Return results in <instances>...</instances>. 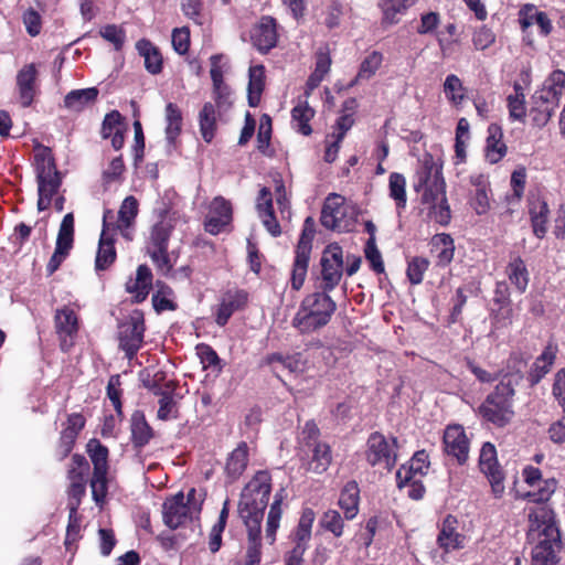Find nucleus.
Segmentation results:
<instances>
[{"label": "nucleus", "instance_id": "1", "mask_svg": "<svg viewBox=\"0 0 565 565\" xmlns=\"http://www.w3.org/2000/svg\"><path fill=\"white\" fill-rule=\"evenodd\" d=\"M525 364L521 353L510 354L507 367L511 371L502 375L499 383L478 407V414L486 422L499 428L505 427L512 422L515 415L513 409L515 387L523 379Z\"/></svg>", "mask_w": 565, "mask_h": 565}, {"label": "nucleus", "instance_id": "2", "mask_svg": "<svg viewBox=\"0 0 565 565\" xmlns=\"http://www.w3.org/2000/svg\"><path fill=\"white\" fill-rule=\"evenodd\" d=\"M529 536L537 537L539 542L532 551L536 565H555L561 548V532L556 525L555 514L547 505H536L529 512Z\"/></svg>", "mask_w": 565, "mask_h": 565}, {"label": "nucleus", "instance_id": "3", "mask_svg": "<svg viewBox=\"0 0 565 565\" xmlns=\"http://www.w3.org/2000/svg\"><path fill=\"white\" fill-rule=\"evenodd\" d=\"M271 492V475L257 471L243 489L238 502V514L244 525H262L264 512Z\"/></svg>", "mask_w": 565, "mask_h": 565}, {"label": "nucleus", "instance_id": "4", "mask_svg": "<svg viewBox=\"0 0 565 565\" xmlns=\"http://www.w3.org/2000/svg\"><path fill=\"white\" fill-rule=\"evenodd\" d=\"M329 292L321 289V291L307 295L292 319V327L306 334L327 326L337 310V303L328 295Z\"/></svg>", "mask_w": 565, "mask_h": 565}, {"label": "nucleus", "instance_id": "5", "mask_svg": "<svg viewBox=\"0 0 565 565\" xmlns=\"http://www.w3.org/2000/svg\"><path fill=\"white\" fill-rule=\"evenodd\" d=\"M34 170L38 183V210L46 211L54 195L62 185V175L57 170L55 158L50 147L36 143L34 146Z\"/></svg>", "mask_w": 565, "mask_h": 565}, {"label": "nucleus", "instance_id": "6", "mask_svg": "<svg viewBox=\"0 0 565 565\" xmlns=\"http://www.w3.org/2000/svg\"><path fill=\"white\" fill-rule=\"evenodd\" d=\"M300 460L307 471L323 473L332 462V450L320 440V429L313 419L307 420L299 434Z\"/></svg>", "mask_w": 565, "mask_h": 565}, {"label": "nucleus", "instance_id": "7", "mask_svg": "<svg viewBox=\"0 0 565 565\" xmlns=\"http://www.w3.org/2000/svg\"><path fill=\"white\" fill-rule=\"evenodd\" d=\"M316 234V222L312 216L306 217L302 231L295 249V258L291 268L290 285L292 290H300L305 284L312 249V241Z\"/></svg>", "mask_w": 565, "mask_h": 565}, {"label": "nucleus", "instance_id": "8", "mask_svg": "<svg viewBox=\"0 0 565 565\" xmlns=\"http://www.w3.org/2000/svg\"><path fill=\"white\" fill-rule=\"evenodd\" d=\"M397 450L396 437L387 439L382 433L373 431L366 440L365 460L372 467H382L391 471L397 462Z\"/></svg>", "mask_w": 565, "mask_h": 565}, {"label": "nucleus", "instance_id": "9", "mask_svg": "<svg viewBox=\"0 0 565 565\" xmlns=\"http://www.w3.org/2000/svg\"><path fill=\"white\" fill-rule=\"evenodd\" d=\"M146 331L145 315L140 309L132 310L118 326L119 349L128 360H132L143 344Z\"/></svg>", "mask_w": 565, "mask_h": 565}, {"label": "nucleus", "instance_id": "10", "mask_svg": "<svg viewBox=\"0 0 565 565\" xmlns=\"http://www.w3.org/2000/svg\"><path fill=\"white\" fill-rule=\"evenodd\" d=\"M316 512L305 507L301 510L297 526L290 534L292 548L285 554V565H305L303 555L309 547Z\"/></svg>", "mask_w": 565, "mask_h": 565}, {"label": "nucleus", "instance_id": "11", "mask_svg": "<svg viewBox=\"0 0 565 565\" xmlns=\"http://www.w3.org/2000/svg\"><path fill=\"white\" fill-rule=\"evenodd\" d=\"M414 190L422 193L420 201L425 205H431L446 198V182L440 168L434 163H425L416 172Z\"/></svg>", "mask_w": 565, "mask_h": 565}, {"label": "nucleus", "instance_id": "12", "mask_svg": "<svg viewBox=\"0 0 565 565\" xmlns=\"http://www.w3.org/2000/svg\"><path fill=\"white\" fill-rule=\"evenodd\" d=\"M321 289L332 291L343 275V250L338 243L329 244L322 252L321 259Z\"/></svg>", "mask_w": 565, "mask_h": 565}, {"label": "nucleus", "instance_id": "13", "mask_svg": "<svg viewBox=\"0 0 565 565\" xmlns=\"http://www.w3.org/2000/svg\"><path fill=\"white\" fill-rule=\"evenodd\" d=\"M248 301L249 294L245 289L234 287L225 290L222 292L214 311L215 323L218 327H225L235 312L246 309Z\"/></svg>", "mask_w": 565, "mask_h": 565}, {"label": "nucleus", "instance_id": "14", "mask_svg": "<svg viewBox=\"0 0 565 565\" xmlns=\"http://www.w3.org/2000/svg\"><path fill=\"white\" fill-rule=\"evenodd\" d=\"M479 467L490 482L494 497L500 498L504 492V473L498 462L497 449L493 444L488 441L482 445Z\"/></svg>", "mask_w": 565, "mask_h": 565}, {"label": "nucleus", "instance_id": "15", "mask_svg": "<svg viewBox=\"0 0 565 565\" xmlns=\"http://www.w3.org/2000/svg\"><path fill=\"white\" fill-rule=\"evenodd\" d=\"M195 514L185 504V497L182 491L166 498L162 503V521L170 530L185 526L193 520Z\"/></svg>", "mask_w": 565, "mask_h": 565}, {"label": "nucleus", "instance_id": "16", "mask_svg": "<svg viewBox=\"0 0 565 565\" xmlns=\"http://www.w3.org/2000/svg\"><path fill=\"white\" fill-rule=\"evenodd\" d=\"M522 477L529 487L537 489V491H527L523 494V498L530 502L539 503V505H546L545 503L556 489V480L554 478L543 479L541 470L533 466H525Z\"/></svg>", "mask_w": 565, "mask_h": 565}, {"label": "nucleus", "instance_id": "17", "mask_svg": "<svg viewBox=\"0 0 565 565\" xmlns=\"http://www.w3.org/2000/svg\"><path fill=\"white\" fill-rule=\"evenodd\" d=\"M113 218H115L114 211L105 210L103 215V231L99 237L97 254L95 258L96 271L107 270L117 258L115 237L114 234H110L109 220Z\"/></svg>", "mask_w": 565, "mask_h": 565}, {"label": "nucleus", "instance_id": "18", "mask_svg": "<svg viewBox=\"0 0 565 565\" xmlns=\"http://www.w3.org/2000/svg\"><path fill=\"white\" fill-rule=\"evenodd\" d=\"M85 424L86 418L82 413H72L67 415L64 427L60 433L58 443L54 452L57 461H63L70 456L78 435L85 427Z\"/></svg>", "mask_w": 565, "mask_h": 565}, {"label": "nucleus", "instance_id": "19", "mask_svg": "<svg viewBox=\"0 0 565 565\" xmlns=\"http://www.w3.org/2000/svg\"><path fill=\"white\" fill-rule=\"evenodd\" d=\"M444 451L459 465L466 463L469 456V439L461 425H449L443 436Z\"/></svg>", "mask_w": 565, "mask_h": 565}, {"label": "nucleus", "instance_id": "20", "mask_svg": "<svg viewBox=\"0 0 565 565\" xmlns=\"http://www.w3.org/2000/svg\"><path fill=\"white\" fill-rule=\"evenodd\" d=\"M252 43L262 54L268 53L277 45V21L270 15H263L250 34Z\"/></svg>", "mask_w": 565, "mask_h": 565}, {"label": "nucleus", "instance_id": "21", "mask_svg": "<svg viewBox=\"0 0 565 565\" xmlns=\"http://www.w3.org/2000/svg\"><path fill=\"white\" fill-rule=\"evenodd\" d=\"M557 106L558 102L555 93L548 90L535 92L532 96V107L529 114L532 125L537 128L544 127Z\"/></svg>", "mask_w": 565, "mask_h": 565}, {"label": "nucleus", "instance_id": "22", "mask_svg": "<svg viewBox=\"0 0 565 565\" xmlns=\"http://www.w3.org/2000/svg\"><path fill=\"white\" fill-rule=\"evenodd\" d=\"M130 443L132 449L140 454L156 437V431L148 423L142 411L136 409L129 420Z\"/></svg>", "mask_w": 565, "mask_h": 565}, {"label": "nucleus", "instance_id": "23", "mask_svg": "<svg viewBox=\"0 0 565 565\" xmlns=\"http://www.w3.org/2000/svg\"><path fill=\"white\" fill-rule=\"evenodd\" d=\"M233 218V207L228 200L218 195L213 199L210 205V214L205 222V230L216 235L227 226Z\"/></svg>", "mask_w": 565, "mask_h": 565}, {"label": "nucleus", "instance_id": "24", "mask_svg": "<svg viewBox=\"0 0 565 565\" xmlns=\"http://www.w3.org/2000/svg\"><path fill=\"white\" fill-rule=\"evenodd\" d=\"M54 322L61 340L60 347L66 352L73 345L72 341L67 342V338L72 340L78 332V318L72 308L64 306L56 310Z\"/></svg>", "mask_w": 565, "mask_h": 565}, {"label": "nucleus", "instance_id": "25", "mask_svg": "<svg viewBox=\"0 0 565 565\" xmlns=\"http://www.w3.org/2000/svg\"><path fill=\"white\" fill-rule=\"evenodd\" d=\"M458 524L455 515L447 514L439 527L437 544L446 553L465 547L466 536L458 532Z\"/></svg>", "mask_w": 565, "mask_h": 565}, {"label": "nucleus", "instance_id": "26", "mask_svg": "<svg viewBox=\"0 0 565 565\" xmlns=\"http://www.w3.org/2000/svg\"><path fill=\"white\" fill-rule=\"evenodd\" d=\"M527 209L533 234L539 239L545 237L550 217V207L546 200L536 194H530L527 198Z\"/></svg>", "mask_w": 565, "mask_h": 565}, {"label": "nucleus", "instance_id": "27", "mask_svg": "<svg viewBox=\"0 0 565 565\" xmlns=\"http://www.w3.org/2000/svg\"><path fill=\"white\" fill-rule=\"evenodd\" d=\"M558 353V345L548 342L542 353L535 359L527 372V382L531 386L537 385L548 374L555 363Z\"/></svg>", "mask_w": 565, "mask_h": 565}, {"label": "nucleus", "instance_id": "28", "mask_svg": "<svg viewBox=\"0 0 565 565\" xmlns=\"http://www.w3.org/2000/svg\"><path fill=\"white\" fill-rule=\"evenodd\" d=\"M38 71L33 63L24 65L17 75L19 99L22 107L26 108L34 102L38 93Z\"/></svg>", "mask_w": 565, "mask_h": 565}, {"label": "nucleus", "instance_id": "29", "mask_svg": "<svg viewBox=\"0 0 565 565\" xmlns=\"http://www.w3.org/2000/svg\"><path fill=\"white\" fill-rule=\"evenodd\" d=\"M138 212V200L134 195L125 198L118 211L117 222H114V218L109 220L110 231L115 232L119 230L126 239H132L129 228L134 225Z\"/></svg>", "mask_w": 565, "mask_h": 565}, {"label": "nucleus", "instance_id": "30", "mask_svg": "<svg viewBox=\"0 0 565 565\" xmlns=\"http://www.w3.org/2000/svg\"><path fill=\"white\" fill-rule=\"evenodd\" d=\"M249 461V447L246 441H241L233 449L225 462L224 472L230 482H235L244 473Z\"/></svg>", "mask_w": 565, "mask_h": 565}, {"label": "nucleus", "instance_id": "31", "mask_svg": "<svg viewBox=\"0 0 565 565\" xmlns=\"http://www.w3.org/2000/svg\"><path fill=\"white\" fill-rule=\"evenodd\" d=\"M177 384L173 381H169L164 384V388L154 391V395L160 396L158 404L159 408L157 412V418L162 422L178 419L180 417L179 406L173 397V391Z\"/></svg>", "mask_w": 565, "mask_h": 565}, {"label": "nucleus", "instance_id": "32", "mask_svg": "<svg viewBox=\"0 0 565 565\" xmlns=\"http://www.w3.org/2000/svg\"><path fill=\"white\" fill-rule=\"evenodd\" d=\"M152 273L151 269L142 264L139 265L136 273V279H129L126 282V291L132 294V301L140 303L145 301L152 287Z\"/></svg>", "mask_w": 565, "mask_h": 565}, {"label": "nucleus", "instance_id": "33", "mask_svg": "<svg viewBox=\"0 0 565 565\" xmlns=\"http://www.w3.org/2000/svg\"><path fill=\"white\" fill-rule=\"evenodd\" d=\"M429 468V456L425 450L416 451L408 465H402L396 471V484L402 486L413 477H423Z\"/></svg>", "mask_w": 565, "mask_h": 565}, {"label": "nucleus", "instance_id": "34", "mask_svg": "<svg viewBox=\"0 0 565 565\" xmlns=\"http://www.w3.org/2000/svg\"><path fill=\"white\" fill-rule=\"evenodd\" d=\"M430 253L437 259V266L447 267L455 256V241L450 234H435L429 242Z\"/></svg>", "mask_w": 565, "mask_h": 565}, {"label": "nucleus", "instance_id": "35", "mask_svg": "<svg viewBox=\"0 0 565 565\" xmlns=\"http://www.w3.org/2000/svg\"><path fill=\"white\" fill-rule=\"evenodd\" d=\"M136 50L143 57L145 68L151 75H158L163 70V56L160 49L148 39H140Z\"/></svg>", "mask_w": 565, "mask_h": 565}, {"label": "nucleus", "instance_id": "36", "mask_svg": "<svg viewBox=\"0 0 565 565\" xmlns=\"http://www.w3.org/2000/svg\"><path fill=\"white\" fill-rule=\"evenodd\" d=\"M510 282L515 287L520 294H524L530 282V273L524 259L514 255L510 257L509 263L504 270Z\"/></svg>", "mask_w": 565, "mask_h": 565}, {"label": "nucleus", "instance_id": "37", "mask_svg": "<svg viewBox=\"0 0 565 565\" xmlns=\"http://www.w3.org/2000/svg\"><path fill=\"white\" fill-rule=\"evenodd\" d=\"M345 520H353L359 513L360 488L355 480L348 481L342 488L338 501Z\"/></svg>", "mask_w": 565, "mask_h": 565}, {"label": "nucleus", "instance_id": "38", "mask_svg": "<svg viewBox=\"0 0 565 565\" xmlns=\"http://www.w3.org/2000/svg\"><path fill=\"white\" fill-rule=\"evenodd\" d=\"M508 148L503 142V130L499 124L492 122L488 126L486 140L487 158L491 163H497L507 154Z\"/></svg>", "mask_w": 565, "mask_h": 565}, {"label": "nucleus", "instance_id": "39", "mask_svg": "<svg viewBox=\"0 0 565 565\" xmlns=\"http://www.w3.org/2000/svg\"><path fill=\"white\" fill-rule=\"evenodd\" d=\"M519 14L522 31H526L536 23L542 35L547 36L552 32V22L546 12L537 11L533 6H525Z\"/></svg>", "mask_w": 565, "mask_h": 565}, {"label": "nucleus", "instance_id": "40", "mask_svg": "<svg viewBox=\"0 0 565 565\" xmlns=\"http://www.w3.org/2000/svg\"><path fill=\"white\" fill-rule=\"evenodd\" d=\"M247 541L243 559L252 565H260L263 557L262 525H245Z\"/></svg>", "mask_w": 565, "mask_h": 565}, {"label": "nucleus", "instance_id": "41", "mask_svg": "<svg viewBox=\"0 0 565 565\" xmlns=\"http://www.w3.org/2000/svg\"><path fill=\"white\" fill-rule=\"evenodd\" d=\"M96 87L73 89L64 97V107L71 111L79 113L87 106L93 105L98 97Z\"/></svg>", "mask_w": 565, "mask_h": 565}, {"label": "nucleus", "instance_id": "42", "mask_svg": "<svg viewBox=\"0 0 565 565\" xmlns=\"http://www.w3.org/2000/svg\"><path fill=\"white\" fill-rule=\"evenodd\" d=\"M315 114V109L309 106L307 100H300L291 109V125L294 129L302 136H310L312 134L310 121Z\"/></svg>", "mask_w": 565, "mask_h": 565}, {"label": "nucleus", "instance_id": "43", "mask_svg": "<svg viewBox=\"0 0 565 565\" xmlns=\"http://www.w3.org/2000/svg\"><path fill=\"white\" fill-rule=\"evenodd\" d=\"M217 110L214 104L207 102L199 113V126L203 140L211 143L217 130Z\"/></svg>", "mask_w": 565, "mask_h": 565}, {"label": "nucleus", "instance_id": "44", "mask_svg": "<svg viewBox=\"0 0 565 565\" xmlns=\"http://www.w3.org/2000/svg\"><path fill=\"white\" fill-rule=\"evenodd\" d=\"M248 75V105L250 107H257L265 89V66L262 64L250 66Z\"/></svg>", "mask_w": 565, "mask_h": 565}, {"label": "nucleus", "instance_id": "45", "mask_svg": "<svg viewBox=\"0 0 565 565\" xmlns=\"http://www.w3.org/2000/svg\"><path fill=\"white\" fill-rule=\"evenodd\" d=\"M166 138L169 143L174 145L182 131V111L174 103H168L166 106Z\"/></svg>", "mask_w": 565, "mask_h": 565}, {"label": "nucleus", "instance_id": "46", "mask_svg": "<svg viewBox=\"0 0 565 565\" xmlns=\"http://www.w3.org/2000/svg\"><path fill=\"white\" fill-rule=\"evenodd\" d=\"M172 231V224L166 221L163 217L159 222L153 224V226L150 230L148 249L168 248Z\"/></svg>", "mask_w": 565, "mask_h": 565}, {"label": "nucleus", "instance_id": "47", "mask_svg": "<svg viewBox=\"0 0 565 565\" xmlns=\"http://www.w3.org/2000/svg\"><path fill=\"white\" fill-rule=\"evenodd\" d=\"M87 454L90 458V461L93 463V471H108L109 465H108V456L109 450L108 448L100 443L97 438H92L88 440L86 445Z\"/></svg>", "mask_w": 565, "mask_h": 565}, {"label": "nucleus", "instance_id": "48", "mask_svg": "<svg viewBox=\"0 0 565 565\" xmlns=\"http://www.w3.org/2000/svg\"><path fill=\"white\" fill-rule=\"evenodd\" d=\"M282 491L277 492L274 497V502L270 504L269 512L266 522V539L269 544H274L276 541V533L279 529L281 515H282Z\"/></svg>", "mask_w": 565, "mask_h": 565}, {"label": "nucleus", "instance_id": "49", "mask_svg": "<svg viewBox=\"0 0 565 565\" xmlns=\"http://www.w3.org/2000/svg\"><path fill=\"white\" fill-rule=\"evenodd\" d=\"M331 63L332 61L329 52H324L321 50L317 52L315 70L309 75L306 83L308 90H313L321 84L324 76L330 71Z\"/></svg>", "mask_w": 565, "mask_h": 565}, {"label": "nucleus", "instance_id": "50", "mask_svg": "<svg viewBox=\"0 0 565 565\" xmlns=\"http://www.w3.org/2000/svg\"><path fill=\"white\" fill-rule=\"evenodd\" d=\"M390 198L398 210H404L407 203L406 179L399 172H392L388 178Z\"/></svg>", "mask_w": 565, "mask_h": 565}, {"label": "nucleus", "instance_id": "51", "mask_svg": "<svg viewBox=\"0 0 565 565\" xmlns=\"http://www.w3.org/2000/svg\"><path fill=\"white\" fill-rule=\"evenodd\" d=\"M379 8L382 11L383 25H393L399 22L398 14L408 8L402 0H380Z\"/></svg>", "mask_w": 565, "mask_h": 565}, {"label": "nucleus", "instance_id": "52", "mask_svg": "<svg viewBox=\"0 0 565 565\" xmlns=\"http://www.w3.org/2000/svg\"><path fill=\"white\" fill-rule=\"evenodd\" d=\"M526 168L524 166H519L513 170L510 178V185L512 193L507 195V201L509 203L519 204L524 195V190L526 185Z\"/></svg>", "mask_w": 565, "mask_h": 565}, {"label": "nucleus", "instance_id": "53", "mask_svg": "<svg viewBox=\"0 0 565 565\" xmlns=\"http://www.w3.org/2000/svg\"><path fill=\"white\" fill-rule=\"evenodd\" d=\"M157 291L152 295L151 301L153 309L160 313L166 310H175L177 303L169 299V297L173 294L171 287H169L166 282L158 280Z\"/></svg>", "mask_w": 565, "mask_h": 565}, {"label": "nucleus", "instance_id": "54", "mask_svg": "<svg viewBox=\"0 0 565 565\" xmlns=\"http://www.w3.org/2000/svg\"><path fill=\"white\" fill-rule=\"evenodd\" d=\"M466 88L461 79L455 75L449 74L444 82V93L447 99L454 105L459 106L463 102Z\"/></svg>", "mask_w": 565, "mask_h": 565}, {"label": "nucleus", "instance_id": "55", "mask_svg": "<svg viewBox=\"0 0 565 565\" xmlns=\"http://www.w3.org/2000/svg\"><path fill=\"white\" fill-rule=\"evenodd\" d=\"M108 471H93V476L90 478V489L93 500L97 505H103L105 503L107 493H108Z\"/></svg>", "mask_w": 565, "mask_h": 565}, {"label": "nucleus", "instance_id": "56", "mask_svg": "<svg viewBox=\"0 0 565 565\" xmlns=\"http://www.w3.org/2000/svg\"><path fill=\"white\" fill-rule=\"evenodd\" d=\"M89 472L87 459L79 454H74L71 465L67 469V479L70 482H87L86 477Z\"/></svg>", "mask_w": 565, "mask_h": 565}, {"label": "nucleus", "instance_id": "57", "mask_svg": "<svg viewBox=\"0 0 565 565\" xmlns=\"http://www.w3.org/2000/svg\"><path fill=\"white\" fill-rule=\"evenodd\" d=\"M430 265L429 259L422 256H415L407 263L406 276L412 285H419L423 282L424 275Z\"/></svg>", "mask_w": 565, "mask_h": 565}, {"label": "nucleus", "instance_id": "58", "mask_svg": "<svg viewBox=\"0 0 565 565\" xmlns=\"http://www.w3.org/2000/svg\"><path fill=\"white\" fill-rule=\"evenodd\" d=\"M515 95L508 96L509 115L514 120L524 121L526 116L523 89L520 84H514Z\"/></svg>", "mask_w": 565, "mask_h": 565}, {"label": "nucleus", "instance_id": "59", "mask_svg": "<svg viewBox=\"0 0 565 565\" xmlns=\"http://www.w3.org/2000/svg\"><path fill=\"white\" fill-rule=\"evenodd\" d=\"M320 526L326 531L332 533L335 537H340L344 532V521L337 510H327L320 521Z\"/></svg>", "mask_w": 565, "mask_h": 565}, {"label": "nucleus", "instance_id": "60", "mask_svg": "<svg viewBox=\"0 0 565 565\" xmlns=\"http://www.w3.org/2000/svg\"><path fill=\"white\" fill-rule=\"evenodd\" d=\"M196 354L204 370L213 369L216 370L217 372L222 371L221 359L217 352L210 344H198Z\"/></svg>", "mask_w": 565, "mask_h": 565}, {"label": "nucleus", "instance_id": "61", "mask_svg": "<svg viewBox=\"0 0 565 565\" xmlns=\"http://www.w3.org/2000/svg\"><path fill=\"white\" fill-rule=\"evenodd\" d=\"M74 243V214L64 215L56 238V245L72 249Z\"/></svg>", "mask_w": 565, "mask_h": 565}, {"label": "nucleus", "instance_id": "62", "mask_svg": "<svg viewBox=\"0 0 565 565\" xmlns=\"http://www.w3.org/2000/svg\"><path fill=\"white\" fill-rule=\"evenodd\" d=\"M121 381L119 374H114L109 377L107 387H106V395L111 402L117 415L121 418L124 416L122 413V403H121V395L122 390L120 388Z\"/></svg>", "mask_w": 565, "mask_h": 565}, {"label": "nucleus", "instance_id": "63", "mask_svg": "<svg viewBox=\"0 0 565 565\" xmlns=\"http://www.w3.org/2000/svg\"><path fill=\"white\" fill-rule=\"evenodd\" d=\"M383 62V54L379 51L371 52L362 61L359 72L358 79H369L371 78L376 71L380 68Z\"/></svg>", "mask_w": 565, "mask_h": 565}, {"label": "nucleus", "instance_id": "64", "mask_svg": "<svg viewBox=\"0 0 565 565\" xmlns=\"http://www.w3.org/2000/svg\"><path fill=\"white\" fill-rule=\"evenodd\" d=\"M552 396L565 414V366L554 374Z\"/></svg>", "mask_w": 565, "mask_h": 565}]
</instances>
